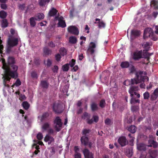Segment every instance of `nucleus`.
Instances as JSON below:
<instances>
[{"instance_id":"nucleus-49","label":"nucleus","mask_w":158,"mask_h":158,"mask_svg":"<svg viewBox=\"0 0 158 158\" xmlns=\"http://www.w3.org/2000/svg\"><path fill=\"white\" fill-rule=\"evenodd\" d=\"M36 137L39 140L42 139L43 138V136L42 133L40 132L36 136Z\"/></svg>"},{"instance_id":"nucleus-22","label":"nucleus","mask_w":158,"mask_h":158,"mask_svg":"<svg viewBox=\"0 0 158 158\" xmlns=\"http://www.w3.org/2000/svg\"><path fill=\"white\" fill-rule=\"evenodd\" d=\"M131 98L130 100V103L131 104H135L136 103H140V100L139 99H136L135 96L133 95L131 96Z\"/></svg>"},{"instance_id":"nucleus-50","label":"nucleus","mask_w":158,"mask_h":158,"mask_svg":"<svg viewBox=\"0 0 158 158\" xmlns=\"http://www.w3.org/2000/svg\"><path fill=\"white\" fill-rule=\"evenodd\" d=\"M48 46L51 48H54L56 45L52 41H49L48 43Z\"/></svg>"},{"instance_id":"nucleus-7","label":"nucleus","mask_w":158,"mask_h":158,"mask_svg":"<svg viewBox=\"0 0 158 158\" xmlns=\"http://www.w3.org/2000/svg\"><path fill=\"white\" fill-rule=\"evenodd\" d=\"M68 32L71 34L78 35L79 33V31L78 27L74 26V25H71L69 26L67 28Z\"/></svg>"},{"instance_id":"nucleus-64","label":"nucleus","mask_w":158,"mask_h":158,"mask_svg":"<svg viewBox=\"0 0 158 158\" xmlns=\"http://www.w3.org/2000/svg\"><path fill=\"white\" fill-rule=\"evenodd\" d=\"M75 158H81V155L80 153L74 154Z\"/></svg>"},{"instance_id":"nucleus-35","label":"nucleus","mask_w":158,"mask_h":158,"mask_svg":"<svg viewBox=\"0 0 158 158\" xmlns=\"http://www.w3.org/2000/svg\"><path fill=\"white\" fill-rule=\"evenodd\" d=\"M50 127V124L48 122H45L42 126V129L44 131H47Z\"/></svg>"},{"instance_id":"nucleus-40","label":"nucleus","mask_w":158,"mask_h":158,"mask_svg":"<svg viewBox=\"0 0 158 158\" xmlns=\"http://www.w3.org/2000/svg\"><path fill=\"white\" fill-rule=\"evenodd\" d=\"M44 17V14L42 13H40L38 14L37 15V18L35 19L36 20H40V19H42Z\"/></svg>"},{"instance_id":"nucleus-56","label":"nucleus","mask_w":158,"mask_h":158,"mask_svg":"<svg viewBox=\"0 0 158 158\" xmlns=\"http://www.w3.org/2000/svg\"><path fill=\"white\" fill-rule=\"evenodd\" d=\"M153 53H149L147 52L146 54V56L145 57H144V58L147 59L148 61L149 60V59H150L149 56H150L152 55Z\"/></svg>"},{"instance_id":"nucleus-30","label":"nucleus","mask_w":158,"mask_h":158,"mask_svg":"<svg viewBox=\"0 0 158 158\" xmlns=\"http://www.w3.org/2000/svg\"><path fill=\"white\" fill-rule=\"evenodd\" d=\"M8 25V23L6 19H4L2 21L1 26L2 27H6Z\"/></svg>"},{"instance_id":"nucleus-46","label":"nucleus","mask_w":158,"mask_h":158,"mask_svg":"<svg viewBox=\"0 0 158 158\" xmlns=\"http://www.w3.org/2000/svg\"><path fill=\"white\" fill-rule=\"evenodd\" d=\"M157 95L154 93V92L153 94L151 95V100L154 101L157 98Z\"/></svg>"},{"instance_id":"nucleus-25","label":"nucleus","mask_w":158,"mask_h":158,"mask_svg":"<svg viewBox=\"0 0 158 158\" xmlns=\"http://www.w3.org/2000/svg\"><path fill=\"white\" fill-rule=\"evenodd\" d=\"M69 41L70 43L75 44L77 43V38L75 36H70L69 38Z\"/></svg>"},{"instance_id":"nucleus-32","label":"nucleus","mask_w":158,"mask_h":158,"mask_svg":"<svg viewBox=\"0 0 158 158\" xmlns=\"http://www.w3.org/2000/svg\"><path fill=\"white\" fill-rule=\"evenodd\" d=\"M60 52L61 55L64 56L67 54V50L64 48H61L60 50Z\"/></svg>"},{"instance_id":"nucleus-57","label":"nucleus","mask_w":158,"mask_h":158,"mask_svg":"<svg viewBox=\"0 0 158 158\" xmlns=\"http://www.w3.org/2000/svg\"><path fill=\"white\" fill-rule=\"evenodd\" d=\"M89 47L91 48H93V49H94V48L96 47V45L93 42H91L90 43V46Z\"/></svg>"},{"instance_id":"nucleus-15","label":"nucleus","mask_w":158,"mask_h":158,"mask_svg":"<svg viewBox=\"0 0 158 158\" xmlns=\"http://www.w3.org/2000/svg\"><path fill=\"white\" fill-rule=\"evenodd\" d=\"M40 85L43 89H47L48 88L49 84L47 80H42L40 82Z\"/></svg>"},{"instance_id":"nucleus-17","label":"nucleus","mask_w":158,"mask_h":158,"mask_svg":"<svg viewBox=\"0 0 158 158\" xmlns=\"http://www.w3.org/2000/svg\"><path fill=\"white\" fill-rule=\"evenodd\" d=\"M90 108L93 112H94L95 111L98 110L99 107L97 103L93 102L90 105Z\"/></svg>"},{"instance_id":"nucleus-54","label":"nucleus","mask_w":158,"mask_h":158,"mask_svg":"<svg viewBox=\"0 0 158 158\" xmlns=\"http://www.w3.org/2000/svg\"><path fill=\"white\" fill-rule=\"evenodd\" d=\"M93 118L94 119L93 121L97 123L98 121L99 117L98 115H93Z\"/></svg>"},{"instance_id":"nucleus-61","label":"nucleus","mask_w":158,"mask_h":158,"mask_svg":"<svg viewBox=\"0 0 158 158\" xmlns=\"http://www.w3.org/2000/svg\"><path fill=\"white\" fill-rule=\"evenodd\" d=\"M128 136L130 139V142H131V143H133V141L134 140L135 138L134 137H133V136L131 135V134H129L128 135Z\"/></svg>"},{"instance_id":"nucleus-9","label":"nucleus","mask_w":158,"mask_h":158,"mask_svg":"<svg viewBox=\"0 0 158 158\" xmlns=\"http://www.w3.org/2000/svg\"><path fill=\"white\" fill-rule=\"evenodd\" d=\"M82 152L85 158H94V154L87 148H85Z\"/></svg>"},{"instance_id":"nucleus-6","label":"nucleus","mask_w":158,"mask_h":158,"mask_svg":"<svg viewBox=\"0 0 158 158\" xmlns=\"http://www.w3.org/2000/svg\"><path fill=\"white\" fill-rule=\"evenodd\" d=\"M154 33L151 29L149 30V31L148 32L146 30H144L143 35L144 39H145L147 38L148 36L150 37L151 36L153 40H157V38L156 37H154Z\"/></svg>"},{"instance_id":"nucleus-20","label":"nucleus","mask_w":158,"mask_h":158,"mask_svg":"<svg viewBox=\"0 0 158 158\" xmlns=\"http://www.w3.org/2000/svg\"><path fill=\"white\" fill-rule=\"evenodd\" d=\"M137 149L140 151H145L146 150V147L145 144L143 143H139L137 145Z\"/></svg>"},{"instance_id":"nucleus-28","label":"nucleus","mask_w":158,"mask_h":158,"mask_svg":"<svg viewBox=\"0 0 158 158\" xmlns=\"http://www.w3.org/2000/svg\"><path fill=\"white\" fill-rule=\"evenodd\" d=\"M151 5L154 7L155 9H158V2L154 0L151 2Z\"/></svg>"},{"instance_id":"nucleus-23","label":"nucleus","mask_w":158,"mask_h":158,"mask_svg":"<svg viewBox=\"0 0 158 158\" xmlns=\"http://www.w3.org/2000/svg\"><path fill=\"white\" fill-rule=\"evenodd\" d=\"M90 115L89 113L87 112H85L82 114L81 118L82 119L86 120L87 122L88 119L90 118Z\"/></svg>"},{"instance_id":"nucleus-43","label":"nucleus","mask_w":158,"mask_h":158,"mask_svg":"<svg viewBox=\"0 0 158 158\" xmlns=\"http://www.w3.org/2000/svg\"><path fill=\"white\" fill-rule=\"evenodd\" d=\"M126 153L128 156L130 157L133 155V152L131 149H127Z\"/></svg>"},{"instance_id":"nucleus-52","label":"nucleus","mask_w":158,"mask_h":158,"mask_svg":"<svg viewBox=\"0 0 158 158\" xmlns=\"http://www.w3.org/2000/svg\"><path fill=\"white\" fill-rule=\"evenodd\" d=\"M55 58L56 61H59L61 59V55L59 54H57L55 55Z\"/></svg>"},{"instance_id":"nucleus-60","label":"nucleus","mask_w":158,"mask_h":158,"mask_svg":"<svg viewBox=\"0 0 158 158\" xmlns=\"http://www.w3.org/2000/svg\"><path fill=\"white\" fill-rule=\"evenodd\" d=\"M88 52H90L91 55L93 54L95 52L94 49H92V48L89 47L88 49Z\"/></svg>"},{"instance_id":"nucleus-55","label":"nucleus","mask_w":158,"mask_h":158,"mask_svg":"<svg viewBox=\"0 0 158 158\" xmlns=\"http://www.w3.org/2000/svg\"><path fill=\"white\" fill-rule=\"evenodd\" d=\"M131 73H133L136 70L135 67L132 65L130 66V68Z\"/></svg>"},{"instance_id":"nucleus-4","label":"nucleus","mask_w":158,"mask_h":158,"mask_svg":"<svg viewBox=\"0 0 158 158\" xmlns=\"http://www.w3.org/2000/svg\"><path fill=\"white\" fill-rule=\"evenodd\" d=\"M54 123L56 124L54 127V128L57 131H61L62 127L63 126V123L61 119L59 117H56L54 121Z\"/></svg>"},{"instance_id":"nucleus-53","label":"nucleus","mask_w":158,"mask_h":158,"mask_svg":"<svg viewBox=\"0 0 158 158\" xmlns=\"http://www.w3.org/2000/svg\"><path fill=\"white\" fill-rule=\"evenodd\" d=\"M2 40L0 39V53L1 54L2 53V50L3 49L4 47L3 45L2 44Z\"/></svg>"},{"instance_id":"nucleus-3","label":"nucleus","mask_w":158,"mask_h":158,"mask_svg":"<svg viewBox=\"0 0 158 158\" xmlns=\"http://www.w3.org/2000/svg\"><path fill=\"white\" fill-rule=\"evenodd\" d=\"M19 40L18 38L15 37L13 35H9L8 37L7 44L8 45L12 47L16 46L18 44Z\"/></svg>"},{"instance_id":"nucleus-1","label":"nucleus","mask_w":158,"mask_h":158,"mask_svg":"<svg viewBox=\"0 0 158 158\" xmlns=\"http://www.w3.org/2000/svg\"><path fill=\"white\" fill-rule=\"evenodd\" d=\"M3 66L2 68L5 70V73L3 76V84L5 87H9V85L6 84L7 81H10L11 78H16L18 77L17 70L18 66L13 64L9 67L6 62L5 59L2 60Z\"/></svg>"},{"instance_id":"nucleus-11","label":"nucleus","mask_w":158,"mask_h":158,"mask_svg":"<svg viewBox=\"0 0 158 158\" xmlns=\"http://www.w3.org/2000/svg\"><path fill=\"white\" fill-rule=\"evenodd\" d=\"M118 141L120 144L122 146H125L127 143V139L125 136H122L119 137Z\"/></svg>"},{"instance_id":"nucleus-26","label":"nucleus","mask_w":158,"mask_h":158,"mask_svg":"<svg viewBox=\"0 0 158 158\" xmlns=\"http://www.w3.org/2000/svg\"><path fill=\"white\" fill-rule=\"evenodd\" d=\"M128 130L132 133H134L136 131V128L134 125H131L128 128Z\"/></svg>"},{"instance_id":"nucleus-39","label":"nucleus","mask_w":158,"mask_h":158,"mask_svg":"<svg viewBox=\"0 0 158 158\" xmlns=\"http://www.w3.org/2000/svg\"><path fill=\"white\" fill-rule=\"evenodd\" d=\"M31 76L32 78L37 79L38 78V75L35 71H32L31 73Z\"/></svg>"},{"instance_id":"nucleus-8","label":"nucleus","mask_w":158,"mask_h":158,"mask_svg":"<svg viewBox=\"0 0 158 158\" xmlns=\"http://www.w3.org/2000/svg\"><path fill=\"white\" fill-rule=\"evenodd\" d=\"M142 51H136L134 52L133 55V59L135 60H139V59L142 58Z\"/></svg>"},{"instance_id":"nucleus-27","label":"nucleus","mask_w":158,"mask_h":158,"mask_svg":"<svg viewBox=\"0 0 158 158\" xmlns=\"http://www.w3.org/2000/svg\"><path fill=\"white\" fill-rule=\"evenodd\" d=\"M129 66V63L127 61H124L121 63L120 66L123 68H128Z\"/></svg>"},{"instance_id":"nucleus-41","label":"nucleus","mask_w":158,"mask_h":158,"mask_svg":"<svg viewBox=\"0 0 158 158\" xmlns=\"http://www.w3.org/2000/svg\"><path fill=\"white\" fill-rule=\"evenodd\" d=\"M49 0H40L39 4L40 6H45L47 3H48Z\"/></svg>"},{"instance_id":"nucleus-48","label":"nucleus","mask_w":158,"mask_h":158,"mask_svg":"<svg viewBox=\"0 0 158 158\" xmlns=\"http://www.w3.org/2000/svg\"><path fill=\"white\" fill-rule=\"evenodd\" d=\"M21 84V82L20 81L19 79L18 78L16 80V82H15L14 85H12V87H14V86L15 85L16 86H19V85H20Z\"/></svg>"},{"instance_id":"nucleus-16","label":"nucleus","mask_w":158,"mask_h":158,"mask_svg":"<svg viewBox=\"0 0 158 158\" xmlns=\"http://www.w3.org/2000/svg\"><path fill=\"white\" fill-rule=\"evenodd\" d=\"M138 89V87L137 86H132L130 87V89L129 90V92L131 94V96H132L133 95V93L134 92L137 91Z\"/></svg>"},{"instance_id":"nucleus-18","label":"nucleus","mask_w":158,"mask_h":158,"mask_svg":"<svg viewBox=\"0 0 158 158\" xmlns=\"http://www.w3.org/2000/svg\"><path fill=\"white\" fill-rule=\"evenodd\" d=\"M58 12V10L56 9L54 7H52L48 13V15L50 16H54L56 15L57 13Z\"/></svg>"},{"instance_id":"nucleus-12","label":"nucleus","mask_w":158,"mask_h":158,"mask_svg":"<svg viewBox=\"0 0 158 158\" xmlns=\"http://www.w3.org/2000/svg\"><path fill=\"white\" fill-rule=\"evenodd\" d=\"M44 140L45 142H48V145L52 143L55 142L54 138L52 136L46 135L44 137Z\"/></svg>"},{"instance_id":"nucleus-44","label":"nucleus","mask_w":158,"mask_h":158,"mask_svg":"<svg viewBox=\"0 0 158 158\" xmlns=\"http://www.w3.org/2000/svg\"><path fill=\"white\" fill-rule=\"evenodd\" d=\"M69 64H66L62 66V70L64 71H67L69 69Z\"/></svg>"},{"instance_id":"nucleus-58","label":"nucleus","mask_w":158,"mask_h":158,"mask_svg":"<svg viewBox=\"0 0 158 158\" xmlns=\"http://www.w3.org/2000/svg\"><path fill=\"white\" fill-rule=\"evenodd\" d=\"M74 151L75 152V154L78 153L79 151V149L78 146H75L74 147Z\"/></svg>"},{"instance_id":"nucleus-36","label":"nucleus","mask_w":158,"mask_h":158,"mask_svg":"<svg viewBox=\"0 0 158 158\" xmlns=\"http://www.w3.org/2000/svg\"><path fill=\"white\" fill-rule=\"evenodd\" d=\"M66 24L64 20L60 21L58 23V26L62 27H66Z\"/></svg>"},{"instance_id":"nucleus-34","label":"nucleus","mask_w":158,"mask_h":158,"mask_svg":"<svg viewBox=\"0 0 158 158\" xmlns=\"http://www.w3.org/2000/svg\"><path fill=\"white\" fill-rule=\"evenodd\" d=\"M7 13L4 10H1L0 11V18L5 19L6 17Z\"/></svg>"},{"instance_id":"nucleus-37","label":"nucleus","mask_w":158,"mask_h":158,"mask_svg":"<svg viewBox=\"0 0 158 158\" xmlns=\"http://www.w3.org/2000/svg\"><path fill=\"white\" fill-rule=\"evenodd\" d=\"M23 107L25 110H27L29 107L30 105L27 102L24 101L22 103Z\"/></svg>"},{"instance_id":"nucleus-59","label":"nucleus","mask_w":158,"mask_h":158,"mask_svg":"<svg viewBox=\"0 0 158 158\" xmlns=\"http://www.w3.org/2000/svg\"><path fill=\"white\" fill-rule=\"evenodd\" d=\"M104 122L105 124L109 125L111 123V120L110 119L107 118L105 120Z\"/></svg>"},{"instance_id":"nucleus-51","label":"nucleus","mask_w":158,"mask_h":158,"mask_svg":"<svg viewBox=\"0 0 158 158\" xmlns=\"http://www.w3.org/2000/svg\"><path fill=\"white\" fill-rule=\"evenodd\" d=\"M75 60L74 59H72L69 62V65H70V67H73L74 66L75 64Z\"/></svg>"},{"instance_id":"nucleus-38","label":"nucleus","mask_w":158,"mask_h":158,"mask_svg":"<svg viewBox=\"0 0 158 158\" xmlns=\"http://www.w3.org/2000/svg\"><path fill=\"white\" fill-rule=\"evenodd\" d=\"M97 23H98V27L99 28H101L102 27H104L105 26V23L103 21H101L100 22H94L95 24H97Z\"/></svg>"},{"instance_id":"nucleus-13","label":"nucleus","mask_w":158,"mask_h":158,"mask_svg":"<svg viewBox=\"0 0 158 158\" xmlns=\"http://www.w3.org/2000/svg\"><path fill=\"white\" fill-rule=\"evenodd\" d=\"M149 145L148 147H152L154 148H157L158 147V143L155 141L153 140H148Z\"/></svg>"},{"instance_id":"nucleus-19","label":"nucleus","mask_w":158,"mask_h":158,"mask_svg":"<svg viewBox=\"0 0 158 158\" xmlns=\"http://www.w3.org/2000/svg\"><path fill=\"white\" fill-rule=\"evenodd\" d=\"M50 114L48 112L43 113L41 117V121H43L46 120H48V117L49 116Z\"/></svg>"},{"instance_id":"nucleus-14","label":"nucleus","mask_w":158,"mask_h":158,"mask_svg":"<svg viewBox=\"0 0 158 158\" xmlns=\"http://www.w3.org/2000/svg\"><path fill=\"white\" fill-rule=\"evenodd\" d=\"M141 34L140 31L136 30H132L131 31V35L134 38L139 36Z\"/></svg>"},{"instance_id":"nucleus-45","label":"nucleus","mask_w":158,"mask_h":158,"mask_svg":"<svg viewBox=\"0 0 158 158\" xmlns=\"http://www.w3.org/2000/svg\"><path fill=\"white\" fill-rule=\"evenodd\" d=\"M143 98L144 99H147L149 98L150 94L149 92H146L143 94Z\"/></svg>"},{"instance_id":"nucleus-31","label":"nucleus","mask_w":158,"mask_h":158,"mask_svg":"<svg viewBox=\"0 0 158 158\" xmlns=\"http://www.w3.org/2000/svg\"><path fill=\"white\" fill-rule=\"evenodd\" d=\"M52 52V51L49 49L48 48L45 47L44 48V52L45 55H49L51 54Z\"/></svg>"},{"instance_id":"nucleus-33","label":"nucleus","mask_w":158,"mask_h":158,"mask_svg":"<svg viewBox=\"0 0 158 158\" xmlns=\"http://www.w3.org/2000/svg\"><path fill=\"white\" fill-rule=\"evenodd\" d=\"M91 131V130L89 129H84L82 131V133L83 135H86L88 137V134H89Z\"/></svg>"},{"instance_id":"nucleus-5","label":"nucleus","mask_w":158,"mask_h":158,"mask_svg":"<svg viewBox=\"0 0 158 158\" xmlns=\"http://www.w3.org/2000/svg\"><path fill=\"white\" fill-rule=\"evenodd\" d=\"M53 111L56 113H61L62 112L63 106L59 103H54L52 106Z\"/></svg>"},{"instance_id":"nucleus-21","label":"nucleus","mask_w":158,"mask_h":158,"mask_svg":"<svg viewBox=\"0 0 158 158\" xmlns=\"http://www.w3.org/2000/svg\"><path fill=\"white\" fill-rule=\"evenodd\" d=\"M7 65L9 67H10L12 65L14 64L15 60L14 57L10 56L8 57Z\"/></svg>"},{"instance_id":"nucleus-10","label":"nucleus","mask_w":158,"mask_h":158,"mask_svg":"<svg viewBox=\"0 0 158 158\" xmlns=\"http://www.w3.org/2000/svg\"><path fill=\"white\" fill-rule=\"evenodd\" d=\"M89 137L86 135H83L80 138V141L82 145L86 146L89 143Z\"/></svg>"},{"instance_id":"nucleus-63","label":"nucleus","mask_w":158,"mask_h":158,"mask_svg":"<svg viewBox=\"0 0 158 158\" xmlns=\"http://www.w3.org/2000/svg\"><path fill=\"white\" fill-rule=\"evenodd\" d=\"M58 69V66L56 65H55L54 66L53 68L52 69V71L54 73H56Z\"/></svg>"},{"instance_id":"nucleus-42","label":"nucleus","mask_w":158,"mask_h":158,"mask_svg":"<svg viewBox=\"0 0 158 158\" xmlns=\"http://www.w3.org/2000/svg\"><path fill=\"white\" fill-rule=\"evenodd\" d=\"M106 104V103L105 99H102L100 102L99 106L101 108H103L105 107Z\"/></svg>"},{"instance_id":"nucleus-2","label":"nucleus","mask_w":158,"mask_h":158,"mask_svg":"<svg viewBox=\"0 0 158 158\" xmlns=\"http://www.w3.org/2000/svg\"><path fill=\"white\" fill-rule=\"evenodd\" d=\"M146 73L145 72L139 70L136 72L135 73V78L131 80V84H137L145 80V76L143 75H146Z\"/></svg>"},{"instance_id":"nucleus-29","label":"nucleus","mask_w":158,"mask_h":158,"mask_svg":"<svg viewBox=\"0 0 158 158\" xmlns=\"http://www.w3.org/2000/svg\"><path fill=\"white\" fill-rule=\"evenodd\" d=\"M36 18L31 17L30 19V22L31 26L32 27H34L36 25V22L35 21L36 20Z\"/></svg>"},{"instance_id":"nucleus-24","label":"nucleus","mask_w":158,"mask_h":158,"mask_svg":"<svg viewBox=\"0 0 158 158\" xmlns=\"http://www.w3.org/2000/svg\"><path fill=\"white\" fill-rule=\"evenodd\" d=\"M157 150L150 149L148 151V153L150 156L155 157L157 155Z\"/></svg>"},{"instance_id":"nucleus-47","label":"nucleus","mask_w":158,"mask_h":158,"mask_svg":"<svg viewBox=\"0 0 158 158\" xmlns=\"http://www.w3.org/2000/svg\"><path fill=\"white\" fill-rule=\"evenodd\" d=\"M139 106L137 105H133L131 106V110L133 112H136L138 110Z\"/></svg>"},{"instance_id":"nucleus-62","label":"nucleus","mask_w":158,"mask_h":158,"mask_svg":"<svg viewBox=\"0 0 158 158\" xmlns=\"http://www.w3.org/2000/svg\"><path fill=\"white\" fill-rule=\"evenodd\" d=\"M1 8L2 9H6L7 8L6 4L5 3H2L1 4Z\"/></svg>"}]
</instances>
